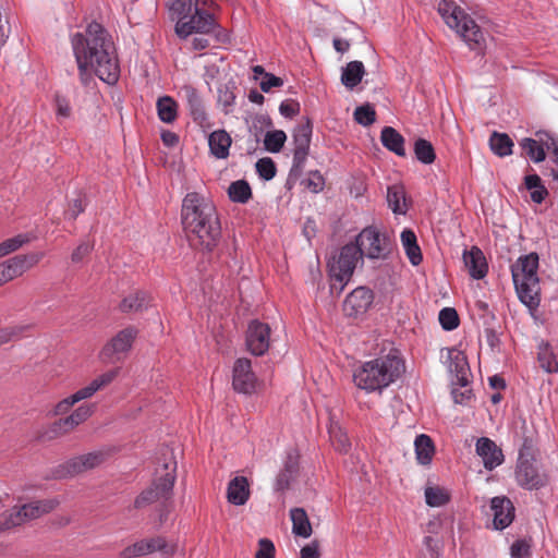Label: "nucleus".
<instances>
[{"mask_svg":"<svg viewBox=\"0 0 558 558\" xmlns=\"http://www.w3.org/2000/svg\"><path fill=\"white\" fill-rule=\"evenodd\" d=\"M71 43L84 86H88L93 81L90 69L108 84L118 81L119 64L113 43L101 24L92 22L87 25L85 34H74Z\"/></svg>","mask_w":558,"mask_h":558,"instance_id":"obj_1","label":"nucleus"},{"mask_svg":"<svg viewBox=\"0 0 558 558\" xmlns=\"http://www.w3.org/2000/svg\"><path fill=\"white\" fill-rule=\"evenodd\" d=\"M403 368V361L389 353L363 363L354 371L353 381L366 392L381 391L401 376Z\"/></svg>","mask_w":558,"mask_h":558,"instance_id":"obj_2","label":"nucleus"},{"mask_svg":"<svg viewBox=\"0 0 558 558\" xmlns=\"http://www.w3.org/2000/svg\"><path fill=\"white\" fill-rule=\"evenodd\" d=\"M539 258L537 253L520 256L511 265V275L519 300L530 310H536L541 302V286L537 275Z\"/></svg>","mask_w":558,"mask_h":558,"instance_id":"obj_3","label":"nucleus"},{"mask_svg":"<svg viewBox=\"0 0 558 558\" xmlns=\"http://www.w3.org/2000/svg\"><path fill=\"white\" fill-rule=\"evenodd\" d=\"M438 13L450 28L456 29L470 49L482 50L485 38L481 27L454 1L442 0L438 4Z\"/></svg>","mask_w":558,"mask_h":558,"instance_id":"obj_4","label":"nucleus"},{"mask_svg":"<svg viewBox=\"0 0 558 558\" xmlns=\"http://www.w3.org/2000/svg\"><path fill=\"white\" fill-rule=\"evenodd\" d=\"M161 466V470H156L151 485L143 489L135 497L133 505L128 508L129 511L133 509L142 510L157 501H161L165 505L171 499L175 482L177 463L174 461L165 462Z\"/></svg>","mask_w":558,"mask_h":558,"instance_id":"obj_5","label":"nucleus"},{"mask_svg":"<svg viewBox=\"0 0 558 558\" xmlns=\"http://www.w3.org/2000/svg\"><path fill=\"white\" fill-rule=\"evenodd\" d=\"M359 247L350 242L341 247L339 254L328 262L330 290L341 293L350 281L356 263L361 259Z\"/></svg>","mask_w":558,"mask_h":558,"instance_id":"obj_6","label":"nucleus"},{"mask_svg":"<svg viewBox=\"0 0 558 558\" xmlns=\"http://www.w3.org/2000/svg\"><path fill=\"white\" fill-rule=\"evenodd\" d=\"M359 247L361 257L368 259L386 260L392 252L395 243L387 232H380L376 227L364 228L353 242Z\"/></svg>","mask_w":558,"mask_h":558,"instance_id":"obj_7","label":"nucleus"},{"mask_svg":"<svg viewBox=\"0 0 558 558\" xmlns=\"http://www.w3.org/2000/svg\"><path fill=\"white\" fill-rule=\"evenodd\" d=\"M218 218L215 205L197 192H190L182 202L181 219L183 226L197 227V220H207L211 229Z\"/></svg>","mask_w":558,"mask_h":558,"instance_id":"obj_8","label":"nucleus"},{"mask_svg":"<svg viewBox=\"0 0 558 558\" xmlns=\"http://www.w3.org/2000/svg\"><path fill=\"white\" fill-rule=\"evenodd\" d=\"M312 133L313 124L308 118L293 130V162L289 172L288 184L291 181L294 183L303 173L305 161L310 153Z\"/></svg>","mask_w":558,"mask_h":558,"instance_id":"obj_9","label":"nucleus"},{"mask_svg":"<svg viewBox=\"0 0 558 558\" xmlns=\"http://www.w3.org/2000/svg\"><path fill=\"white\" fill-rule=\"evenodd\" d=\"M137 333V329L132 326L120 330L102 347L99 352V359L104 363H116L122 361L126 353L132 349Z\"/></svg>","mask_w":558,"mask_h":558,"instance_id":"obj_10","label":"nucleus"},{"mask_svg":"<svg viewBox=\"0 0 558 558\" xmlns=\"http://www.w3.org/2000/svg\"><path fill=\"white\" fill-rule=\"evenodd\" d=\"M105 460L106 453L102 451L88 452L74 457L58 465L53 471V475L57 478L73 477L82 472L97 468L104 463Z\"/></svg>","mask_w":558,"mask_h":558,"instance_id":"obj_11","label":"nucleus"},{"mask_svg":"<svg viewBox=\"0 0 558 558\" xmlns=\"http://www.w3.org/2000/svg\"><path fill=\"white\" fill-rule=\"evenodd\" d=\"M196 223L197 227H195V229L192 226H183L190 241L205 252H213L221 238L219 218H216V222L211 229L208 228L207 220H197Z\"/></svg>","mask_w":558,"mask_h":558,"instance_id":"obj_12","label":"nucleus"},{"mask_svg":"<svg viewBox=\"0 0 558 558\" xmlns=\"http://www.w3.org/2000/svg\"><path fill=\"white\" fill-rule=\"evenodd\" d=\"M514 475L518 485L527 490L541 489L549 482L548 475L539 470L536 459L517 461Z\"/></svg>","mask_w":558,"mask_h":558,"instance_id":"obj_13","label":"nucleus"},{"mask_svg":"<svg viewBox=\"0 0 558 558\" xmlns=\"http://www.w3.org/2000/svg\"><path fill=\"white\" fill-rule=\"evenodd\" d=\"M270 327L257 319L252 320L246 330L245 343L247 350L256 356L264 355L270 343Z\"/></svg>","mask_w":558,"mask_h":558,"instance_id":"obj_14","label":"nucleus"},{"mask_svg":"<svg viewBox=\"0 0 558 558\" xmlns=\"http://www.w3.org/2000/svg\"><path fill=\"white\" fill-rule=\"evenodd\" d=\"M232 386L239 393L251 395L256 388V376L252 371V363L246 357H240L233 365Z\"/></svg>","mask_w":558,"mask_h":558,"instance_id":"obj_15","label":"nucleus"},{"mask_svg":"<svg viewBox=\"0 0 558 558\" xmlns=\"http://www.w3.org/2000/svg\"><path fill=\"white\" fill-rule=\"evenodd\" d=\"M373 301V291L366 287H359L345 298L343 311L348 316L357 317L367 312Z\"/></svg>","mask_w":558,"mask_h":558,"instance_id":"obj_16","label":"nucleus"},{"mask_svg":"<svg viewBox=\"0 0 558 558\" xmlns=\"http://www.w3.org/2000/svg\"><path fill=\"white\" fill-rule=\"evenodd\" d=\"M182 93L186 100L187 109L193 121L197 123L202 129H209L210 122L205 109L203 98L198 90L192 85H185L182 87Z\"/></svg>","mask_w":558,"mask_h":558,"instance_id":"obj_17","label":"nucleus"},{"mask_svg":"<svg viewBox=\"0 0 558 558\" xmlns=\"http://www.w3.org/2000/svg\"><path fill=\"white\" fill-rule=\"evenodd\" d=\"M490 510L493 512V525L495 530L502 531L514 520V506L506 496H496L490 499Z\"/></svg>","mask_w":558,"mask_h":558,"instance_id":"obj_18","label":"nucleus"},{"mask_svg":"<svg viewBox=\"0 0 558 558\" xmlns=\"http://www.w3.org/2000/svg\"><path fill=\"white\" fill-rule=\"evenodd\" d=\"M476 453L482 458L484 468L492 471L499 466L504 460V453L500 447L494 440L487 437H481L476 441Z\"/></svg>","mask_w":558,"mask_h":558,"instance_id":"obj_19","label":"nucleus"},{"mask_svg":"<svg viewBox=\"0 0 558 558\" xmlns=\"http://www.w3.org/2000/svg\"><path fill=\"white\" fill-rule=\"evenodd\" d=\"M449 371L453 375L451 380L453 386L465 388L469 385L470 366L466 355L456 349L449 350Z\"/></svg>","mask_w":558,"mask_h":558,"instance_id":"obj_20","label":"nucleus"},{"mask_svg":"<svg viewBox=\"0 0 558 558\" xmlns=\"http://www.w3.org/2000/svg\"><path fill=\"white\" fill-rule=\"evenodd\" d=\"M43 257L44 253L41 252L15 255L3 262L8 270L7 275L10 276L11 280L21 277L24 272L36 266Z\"/></svg>","mask_w":558,"mask_h":558,"instance_id":"obj_21","label":"nucleus"},{"mask_svg":"<svg viewBox=\"0 0 558 558\" xmlns=\"http://www.w3.org/2000/svg\"><path fill=\"white\" fill-rule=\"evenodd\" d=\"M93 412H94L93 405L82 404L69 416L54 422L51 430L57 435L66 434L70 430H72L74 427L84 423L88 417L92 416Z\"/></svg>","mask_w":558,"mask_h":558,"instance_id":"obj_22","label":"nucleus"},{"mask_svg":"<svg viewBox=\"0 0 558 558\" xmlns=\"http://www.w3.org/2000/svg\"><path fill=\"white\" fill-rule=\"evenodd\" d=\"M463 263L473 279H483L488 271V265L484 253L477 246H472L463 252Z\"/></svg>","mask_w":558,"mask_h":558,"instance_id":"obj_23","label":"nucleus"},{"mask_svg":"<svg viewBox=\"0 0 558 558\" xmlns=\"http://www.w3.org/2000/svg\"><path fill=\"white\" fill-rule=\"evenodd\" d=\"M536 136H538V140H534L531 137H524L520 141V146L526 154V156L534 162L538 163L545 160L546 153L545 150L546 145L545 142L548 141L549 134L545 132H537Z\"/></svg>","mask_w":558,"mask_h":558,"instance_id":"obj_24","label":"nucleus"},{"mask_svg":"<svg viewBox=\"0 0 558 558\" xmlns=\"http://www.w3.org/2000/svg\"><path fill=\"white\" fill-rule=\"evenodd\" d=\"M250 484L245 476H235L227 488V499L234 506H243L250 498Z\"/></svg>","mask_w":558,"mask_h":558,"instance_id":"obj_25","label":"nucleus"},{"mask_svg":"<svg viewBox=\"0 0 558 558\" xmlns=\"http://www.w3.org/2000/svg\"><path fill=\"white\" fill-rule=\"evenodd\" d=\"M232 144L230 134L225 130H216L208 136L210 154L217 159H226Z\"/></svg>","mask_w":558,"mask_h":558,"instance_id":"obj_26","label":"nucleus"},{"mask_svg":"<svg viewBox=\"0 0 558 558\" xmlns=\"http://www.w3.org/2000/svg\"><path fill=\"white\" fill-rule=\"evenodd\" d=\"M299 472V462L295 457L288 454L284 461L283 469L280 470L276 477L275 489L283 492L289 488L291 482L295 478Z\"/></svg>","mask_w":558,"mask_h":558,"instance_id":"obj_27","label":"nucleus"},{"mask_svg":"<svg viewBox=\"0 0 558 558\" xmlns=\"http://www.w3.org/2000/svg\"><path fill=\"white\" fill-rule=\"evenodd\" d=\"M380 141L385 148L397 156H405L404 137L395 128L385 126L380 132Z\"/></svg>","mask_w":558,"mask_h":558,"instance_id":"obj_28","label":"nucleus"},{"mask_svg":"<svg viewBox=\"0 0 558 558\" xmlns=\"http://www.w3.org/2000/svg\"><path fill=\"white\" fill-rule=\"evenodd\" d=\"M149 302V295L145 291L138 290L125 296L121 301L119 308L122 313H137L146 310Z\"/></svg>","mask_w":558,"mask_h":558,"instance_id":"obj_29","label":"nucleus"},{"mask_svg":"<svg viewBox=\"0 0 558 558\" xmlns=\"http://www.w3.org/2000/svg\"><path fill=\"white\" fill-rule=\"evenodd\" d=\"M290 517L292 521V533L295 536L307 538L312 535V524L303 508L291 509Z\"/></svg>","mask_w":558,"mask_h":558,"instance_id":"obj_30","label":"nucleus"},{"mask_svg":"<svg viewBox=\"0 0 558 558\" xmlns=\"http://www.w3.org/2000/svg\"><path fill=\"white\" fill-rule=\"evenodd\" d=\"M401 243L411 264L413 266L420 265L423 260V255L417 244L416 235L411 229H404L401 232Z\"/></svg>","mask_w":558,"mask_h":558,"instance_id":"obj_31","label":"nucleus"},{"mask_svg":"<svg viewBox=\"0 0 558 558\" xmlns=\"http://www.w3.org/2000/svg\"><path fill=\"white\" fill-rule=\"evenodd\" d=\"M521 444L519 447L518 461L535 460L538 449L536 447L537 439L533 432L529 430L525 425L522 426Z\"/></svg>","mask_w":558,"mask_h":558,"instance_id":"obj_32","label":"nucleus"},{"mask_svg":"<svg viewBox=\"0 0 558 558\" xmlns=\"http://www.w3.org/2000/svg\"><path fill=\"white\" fill-rule=\"evenodd\" d=\"M365 74L364 64L361 61H351L342 68L341 83L349 89L356 87Z\"/></svg>","mask_w":558,"mask_h":558,"instance_id":"obj_33","label":"nucleus"},{"mask_svg":"<svg viewBox=\"0 0 558 558\" xmlns=\"http://www.w3.org/2000/svg\"><path fill=\"white\" fill-rule=\"evenodd\" d=\"M414 447L417 462L422 465L429 464L435 453V446L432 438L428 435L421 434L416 436Z\"/></svg>","mask_w":558,"mask_h":558,"instance_id":"obj_34","label":"nucleus"},{"mask_svg":"<svg viewBox=\"0 0 558 558\" xmlns=\"http://www.w3.org/2000/svg\"><path fill=\"white\" fill-rule=\"evenodd\" d=\"M489 147L498 157H507L512 154L513 142L507 133L494 131L489 137Z\"/></svg>","mask_w":558,"mask_h":558,"instance_id":"obj_35","label":"nucleus"},{"mask_svg":"<svg viewBox=\"0 0 558 558\" xmlns=\"http://www.w3.org/2000/svg\"><path fill=\"white\" fill-rule=\"evenodd\" d=\"M56 502L53 500H38L29 504H25L21 507L24 521L34 520L41 517L45 513L53 510Z\"/></svg>","mask_w":558,"mask_h":558,"instance_id":"obj_36","label":"nucleus"},{"mask_svg":"<svg viewBox=\"0 0 558 558\" xmlns=\"http://www.w3.org/2000/svg\"><path fill=\"white\" fill-rule=\"evenodd\" d=\"M537 360L539 366L546 373H557L558 372V360L556 354L554 353L553 348L547 342H542L538 345Z\"/></svg>","mask_w":558,"mask_h":558,"instance_id":"obj_37","label":"nucleus"},{"mask_svg":"<svg viewBox=\"0 0 558 558\" xmlns=\"http://www.w3.org/2000/svg\"><path fill=\"white\" fill-rule=\"evenodd\" d=\"M191 19L192 24L196 27V33L209 34L216 27L214 15L204 10H199L197 7H195V13Z\"/></svg>","mask_w":558,"mask_h":558,"instance_id":"obj_38","label":"nucleus"},{"mask_svg":"<svg viewBox=\"0 0 558 558\" xmlns=\"http://www.w3.org/2000/svg\"><path fill=\"white\" fill-rule=\"evenodd\" d=\"M228 195L234 203L246 204L252 198V189L245 180H238L230 184Z\"/></svg>","mask_w":558,"mask_h":558,"instance_id":"obj_39","label":"nucleus"},{"mask_svg":"<svg viewBox=\"0 0 558 558\" xmlns=\"http://www.w3.org/2000/svg\"><path fill=\"white\" fill-rule=\"evenodd\" d=\"M159 119L165 123H172L177 119L178 105L169 96L160 97L157 101Z\"/></svg>","mask_w":558,"mask_h":558,"instance_id":"obj_40","label":"nucleus"},{"mask_svg":"<svg viewBox=\"0 0 558 558\" xmlns=\"http://www.w3.org/2000/svg\"><path fill=\"white\" fill-rule=\"evenodd\" d=\"M413 149L416 159L424 165H430L436 159V153L432 143L425 138H417L414 142Z\"/></svg>","mask_w":558,"mask_h":558,"instance_id":"obj_41","label":"nucleus"},{"mask_svg":"<svg viewBox=\"0 0 558 558\" xmlns=\"http://www.w3.org/2000/svg\"><path fill=\"white\" fill-rule=\"evenodd\" d=\"M234 83L221 84L217 90V101L222 106L225 113L232 111L235 101Z\"/></svg>","mask_w":558,"mask_h":558,"instance_id":"obj_42","label":"nucleus"},{"mask_svg":"<svg viewBox=\"0 0 558 558\" xmlns=\"http://www.w3.org/2000/svg\"><path fill=\"white\" fill-rule=\"evenodd\" d=\"M24 522L21 507H13L0 514V532L19 526Z\"/></svg>","mask_w":558,"mask_h":558,"instance_id":"obj_43","label":"nucleus"},{"mask_svg":"<svg viewBox=\"0 0 558 558\" xmlns=\"http://www.w3.org/2000/svg\"><path fill=\"white\" fill-rule=\"evenodd\" d=\"M146 554H153L160 551L163 555L171 556L174 554L175 548L173 545H169L165 537L155 536L150 538H144Z\"/></svg>","mask_w":558,"mask_h":558,"instance_id":"obj_44","label":"nucleus"},{"mask_svg":"<svg viewBox=\"0 0 558 558\" xmlns=\"http://www.w3.org/2000/svg\"><path fill=\"white\" fill-rule=\"evenodd\" d=\"M287 141V134L282 130L269 131L264 138L265 149L276 154L279 153Z\"/></svg>","mask_w":558,"mask_h":558,"instance_id":"obj_45","label":"nucleus"},{"mask_svg":"<svg viewBox=\"0 0 558 558\" xmlns=\"http://www.w3.org/2000/svg\"><path fill=\"white\" fill-rule=\"evenodd\" d=\"M329 436L335 449L341 453L349 451L351 442L348 435L339 426L331 425L329 428Z\"/></svg>","mask_w":558,"mask_h":558,"instance_id":"obj_46","label":"nucleus"},{"mask_svg":"<svg viewBox=\"0 0 558 558\" xmlns=\"http://www.w3.org/2000/svg\"><path fill=\"white\" fill-rule=\"evenodd\" d=\"M425 500L430 507H441L450 500V496L440 487H427L425 489Z\"/></svg>","mask_w":558,"mask_h":558,"instance_id":"obj_47","label":"nucleus"},{"mask_svg":"<svg viewBox=\"0 0 558 558\" xmlns=\"http://www.w3.org/2000/svg\"><path fill=\"white\" fill-rule=\"evenodd\" d=\"M31 328L32 325H14L0 328V345L12 340L21 339Z\"/></svg>","mask_w":558,"mask_h":558,"instance_id":"obj_48","label":"nucleus"},{"mask_svg":"<svg viewBox=\"0 0 558 558\" xmlns=\"http://www.w3.org/2000/svg\"><path fill=\"white\" fill-rule=\"evenodd\" d=\"M169 10L171 20H185L191 17L193 10L192 0H174Z\"/></svg>","mask_w":558,"mask_h":558,"instance_id":"obj_49","label":"nucleus"},{"mask_svg":"<svg viewBox=\"0 0 558 558\" xmlns=\"http://www.w3.org/2000/svg\"><path fill=\"white\" fill-rule=\"evenodd\" d=\"M29 241L31 238L28 236V234H17L11 239L4 240L3 242L0 243V256L3 257L17 251L20 247H22Z\"/></svg>","mask_w":558,"mask_h":558,"instance_id":"obj_50","label":"nucleus"},{"mask_svg":"<svg viewBox=\"0 0 558 558\" xmlns=\"http://www.w3.org/2000/svg\"><path fill=\"white\" fill-rule=\"evenodd\" d=\"M354 119L359 124L369 126L376 121V111L369 104L360 106L354 111Z\"/></svg>","mask_w":558,"mask_h":558,"instance_id":"obj_51","label":"nucleus"},{"mask_svg":"<svg viewBox=\"0 0 558 558\" xmlns=\"http://www.w3.org/2000/svg\"><path fill=\"white\" fill-rule=\"evenodd\" d=\"M439 323L441 327L451 331L459 326L460 319L457 311L452 307H445L439 312Z\"/></svg>","mask_w":558,"mask_h":558,"instance_id":"obj_52","label":"nucleus"},{"mask_svg":"<svg viewBox=\"0 0 558 558\" xmlns=\"http://www.w3.org/2000/svg\"><path fill=\"white\" fill-rule=\"evenodd\" d=\"M255 167L258 175L265 181L274 179L277 173L276 163L269 157L258 159Z\"/></svg>","mask_w":558,"mask_h":558,"instance_id":"obj_53","label":"nucleus"},{"mask_svg":"<svg viewBox=\"0 0 558 558\" xmlns=\"http://www.w3.org/2000/svg\"><path fill=\"white\" fill-rule=\"evenodd\" d=\"M404 199V192L401 186H389L387 191V201L395 214H403L404 210L401 209L400 203Z\"/></svg>","mask_w":558,"mask_h":558,"instance_id":"obj_54","label":"nucleus"},{"mask_svg":"<svg viewBox=\"0 0 558 558\" xmlns=\"http://www.w3.org/2000/svg\"><path fill=\"white\" fill-rule=\"evenodd\" d=\"M511 558H529L531 556V543L527 539H518L510 547Z\"/></svg>","mask_w":558,"mask_h":558,"instance_id":"obj_55","label":"nucleus"},{"mask_svg":"<svg viewBox=\"0 0 558 558\" xmlns=\"http://www.w3.org/2000/svg\"><path fill=\"white\" fill-rule=\"evenodd\" d=\"M94 250V243L89 241L81 242L77 247L71 254V260L73 264L82 263Z\"/></svg>","mask_w":558,"mask_h":558,"instance_id":"obj_56","label":"nucleus"},{"mask_svg":"<svg viewBox=\"0 0 558 558\" xmlns=\"http://www.w3.org/2000/svg\"><path fill=\"white\" fill-rule=\"evenodd\" d=\"M119 372H120V368L117 367V368L110 369V371L99 375L95 379H93V383L95 384V387L98 389V391L104 389L108 385H110L117 378V376L119 375Z\"/></svg>","mask_w":558,"mask_h":558,"instance_id":"obj_57","label":"nucleus"},{"mask_svg":"<svg viewBox=\"0 0 558 558\" xmlns=\"http://www.w3.org/2000/svg\"><path fill=\"white\" fill-rule=\"evenodd\" d=\"M275 545L268 538H260L258 541V550L255 554V558H275Z\"/></svg>","mask_w":558,"mask_h":558,"instance_id":"obj_58","label":"nucleus"},{"mask_svg":"<svg viewBox=\"0 0 558 558\" xmlns=\"http://www.w3.org/2000/svg\"><path fill=\"white\" fill-rule=\"evenodd\" d=\"M279 111L284 118L292 119L300 112V102L294 99H287L280 104Z\"/></svg>","mask_w":558,"mask_h":558,"instance_id":"obj_59","label":"nucleus"},{"mask_svg":"<svg viewBox=\"0 0 558 558\" xmlns=\"http://www.w3.org/2000/svg\"><path fill=\"white\" fill-rule=\"evenodd\" d=\"M306 186L314 193L320 192L325 186V179L318 170L311 171L306 180Z\"/></svg>","mask_w":558,"mask_h":558,"instance_id":"obj_60","label":"nucleus"},{"mask_svg":"<svg viewBox=\"0 0 558 558\" xmlns=\"http://www.w3.org/2000/svg\"><path fill=\"white\" fill-rule=\"evenodd\" d=\"M547 150H551L550 159L557 166V169H550V175L555 181H558V144L553 136H548V141L545 142Z\"/></svg>","mask_w":558,"mask_h":558,"instance_id":"obj_61","label":"nucleus"},{"mask_svg":"<svg viewBox=\"0 0 558 558\" xmlns=\"http://www.w3.org/2000/svg\"><path fill=\"white\" fill-rule=\"evenodd\" d=\"M174 29L175 34L183 39L190 36L191 34L196 33V27H194V24H192L191 17L189 21L178 20Z\"/></svg>","mask_w":558,"mask_h":558,"instance_id":"obj_62","label":"nucleus"},{"mask_svg":"<svg viewBox=\"0 0 558 558\" xmlns=\"http://www.w3.org/2000/svg\"><path fill=\"white\" fill-rule=\"evenodd\" d=\"M282 85L283 80L281 77L272 73H265V78L260 82V89L264 93H269L272 87H281Z\"/></svg>","mask_w":558,"mask_h":558,"instance_id":"obj_63","label":"nucleus"},{"mask_svg":"<svg viewBox=\"0 0 558 558\" xmlns=\"http://www.w3.org/2000/svg\"><path fill=\"white\" fill-rule=\"evenodd\" d=\"M301 558H319V542L317 539L312 541L301 549Z\"/></svg>","mask_w":558,"mask_h":558,"instance_id":"obj_64","label":"nucleus"}]
</instances>
